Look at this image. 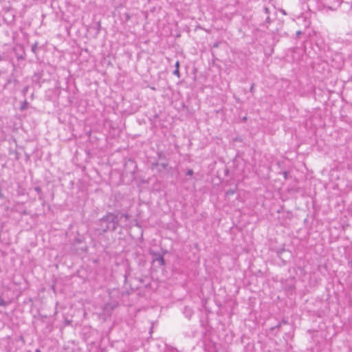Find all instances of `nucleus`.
<instances>
[{"mask_svg":"<svg viewBox=\"0 0 352 352\" xmlns=\"http://www.w3.org/2000/svg\"><path fill=\"white\" fill-rule=\"evenodd\" d=\"M120 218L118 214L108 212L99 220L98 230L102 233L107 231H115L118 226Z\"/></svg>","mask_w":352,"mask_h":352,"instance_id":"obj_1","label":"nucleus"},{"mask_svg":"<svg viewBox=\"0 0 352 352\" xmlns=\"http://www.w3.org/2000/svg\"><path fill=\"white\" fill-rule=\"evenodd\" d=\"M117 306H118V303L116 302H111L106 303L105 305H104L103 308H102L104 314H107V315L110 314L111 312L115 308L117 307Z\"/></svg>","mask_w":352,"mask_h":352,"instance_id":"obj_2","label":"nucleus"},{"mask_svg":"<svg viewBox=\"0 0 352 352\" xmlns=\"http://www.w3.org/2000/svg\"><path fill=\"white\" fill-rule=\"evenodd\" d=\"M153 262L157 261L160 266H163L165 265V261H164V257L161 254L153 253Z\"/></svg>","mask_w":352,"mask_h":352,"instance_id":"obj_3","label":"nucleus"},{"mask_svg":"<svg viewBox=\"0 0 352 352\" xmlns=\"http://www.w3.org/2000/svg\"><path fill=\"white\" fill-rule=\"evenodd\" d=\"M183 312H184V315L186 316V317H187L188 318H190L193 314L192 309L188 307H185Z\"/></svg>","mask_w":352,"mask_h":352,"instance_id":"obj_4","label":"nucleus"},{"mask_svg":"<svg viewBox=\"0 0 352 352\" xmlns=\"http://www.w3.org/2000/svg\"><path fill=\"white\" fill-rule=\"evenodd\" d=\"M38 46V42L36 41L34 44H32V47H31V51L35 55H36V54H37Z\"/></svg>","mask_w":352,"mask_h":352,"instance_id":"obj_5","label":"nucleus"},{"mask_svg":"<svg viewBox=\"0 0 352 352\" xmlns=\"http://www.w3.org/2000/svg\"><path fill=\"white\" fill-rule=\"evenodd\" d=\"M28 101L25 100H24L22 104H21L20 106V110L21 111H24L27 108H28Z\"/></svg>","mask_w":352,"mask_h":352,"instance_id":"obj_6","label":"nucleus"},{"mask_svg":"<svg viewBox=\"0 0 352 352\" xmlns=\"http://www.w3.org/2000/svg\"><path fill=\"white\" fill-rule=\"evenodd\" d=\"M8 305V302L5 301L1 296H0V306L1 307H6Z\"/></svg>","mask_w":352,"mask_h":352,"instance_id":"obj_7","label":"nucleus"},{"mask_svg":"<svg viewBox=\"0 0 352 352\" xmlns=\"http://www.w3.org/2000/svg\"><path fill=\"white\" fill-rule=\"evenodd\" d=\"M165 352H177V350L172 347H168Z\"/></svg>","mask_w":352,"mask_h":352,"instance_id":"obj_8","label":"nucleus"},{"mask_svg":"<svg viewBox=\"0 0 352 352\" xmlns=\"http://www.w3.org/2000/svg\"><path fill=\"white\" fill-rule=\"evenodd\" d=\"M173 75L175 76H177L178 78L180 77V73H179V70L177 69H175L173 72Z\"/></svg>","mask_w":352,"mask_h":352,"instance_id":"obj_9","label":"nucleus"},{"mask_svg":"<svg viewBox=\"0 0 352 352\" xmlns=\"http://www.w3.org/2000/svg\"><path fill=\"white\" fill-rule=\"evenodd\" d=\"M234 193H235L234 190H229L226 192V195H234Z\"/></svg>","mask_w":352,"mask_h":352,"instance_id":"obj_10","label":"nucleus"},{"mask_svg":"<svg viewBox=\"0 0 352 352\" xmlns=\"http://www.w3.org/2000/svg\"><path fill=\"white\" fill-rule=\"evenodd\" d=\"M193 170L192 169H188L186 172V175L191 176L193 175Z\"/></svg>","mask_w":352,"mask_h":352,"instance_id":"obj_11","label":"nucleus"},{"mask_svg":"<svg viewBox=\"0 0 352 352\" xmlns=\"http://www.w3.org/2000/svg\"><path fill=\"white\" fill-rule=\"evenodd\" d=\"M18 59H24L25 58V52H23V54L17 56Z\"/></svg>","mask_w":352,"mask_h":352,"instance_id":"obj_12","label":"nucleus"},{"mask_svg":"<svg viewBox=\"0 0 352 352\" xmlns=\"http://www.w3.org/2000/svg\"><path fill=\"white\" fill-rule=\"evenodd\" d=\"M264 12L267 15H269L270 12V9L267 7L264 8Z\"/></svg>","mask_w":352,"mask_h":352,"instance_id":"obj_13","label":"nucleus"},{"mask_svg":"<svg viewBox=\"0 0 352 352\" xmlns=\"http://www.w3.org/2000/svg\"><path fill=\"white\" fill-rule=\"evenodd\" d=\"M175 69H179V60L176 61V63L175 64Z\"/></svg>","mask_w":352,"mask_h":352,"instance_id":"obj_14","label":"nucleus"},{"mask_svg":"<svg viewBox=\"0 0 352 352\" xmlns=\"http://www.w3.org/2000/svg\"><path fill=\"white\" fill-rule=\"evenodd\" d=\"M120 217H124L126 219L129 218V215L127 214H122Z\"/></svg>","mask_w":352,"mask_h":352,"instance_id":"obj_15","label":"nucleus"},{"mask_svg":"<svg viewBox=\"0 0 352 352\" xmlns=\"http://www.w3.org/2000/svg\"><path fill=\"white\" fill-rule=\"evenodd\" d=\"M34 190H35V191H36V192H38V193L41 191V188H40V187H36V188H34Z\"/></svg>","mask_w":352,"mask_h":352,"instance_id":"obj_16","label":"nucleus"},{"mask_svg":"<svg viewBox=\"0 0 352 352\" xmlns=\"http://www.w3.org/2000/svg\"><path fill=\"white\" fill-rule=\"evenodd\" d=\"M270 16H269V15H267V18H266V22H267V23H270Z\"/></svg>","mask_w":352,"mask_h":352,"instance_id":"obj_17","label":"nucleus"},{"mask_svg":"<svg viewBox=\"0 0 352 352\" xmlns=\"http://www.w3.org/2000/svg\"><path fill=\"white\" fill-rule=\"evenodd\" d=\"M28 91V87H25L23 90V92L24 94H25L26 91Z\"/></svg>","mask_w":352,"mask_h":352,"instance_id":"obj_18","label":"nucleus"},{"mask_svg":"<svg viewBox=\"0 0 352 352\" xmlns=\"http://www.w3.org/2000/svg\"><path fill=\"white\" fill-rule=\"evenodd\" d=\"M213 47H219V43H216L213 45Z\"/></svg>","mask_w":352,"mask_h":352,"instance_id":"obj_19","label":"nucleus"},{"mask_svg":"<svg viewBox=\"0 0 352 352\" xmlns=\"http://www.w3.org/2000/svg\"><path fill=\"white\" fill-rule=\"evenodd\" d=\"M284 177H285V178H287V173L286 172L284 173Z\"/></svg>","mask_w":352,"mask_h":352,"instance_id":"obj_20","label":"nucleus"},{"mask_svg":"<svg viewBox=\"0 0 352 352\" xmlns=\"http://www.w3.org/2000/svg\"><path fill=\"white\" fill-rule=\"evenodd\" d=\"M253 87H254V85H252L251 88H250V91H252V89H253Z\"/></svg>","mask_w":352,"mask_h":352,"instance_id":"obj_21","label":"nucleus"},{"mask_svg":"<svg viewBox=\"0 0 352 352\" xmlns=\"http://www.w3.org/2000/svg\"><path fill=\"white\" fill-rule=\"evenodd\" d=\"M282 323L286 324L287 322H286V321H285L284 320H283Z\"/></svg>","mask_w":352,"mask_h":352,"instance_id":"obj_22","label":"nucleus"},{"mask_svg":"<svg viewBox=\"0 0 352 352\" xmlns=\"http://www.w3.org/2000/svg\"><path fill=\"white\" fill-rule=\"evenodd\" d=\"M35 352H41L39 349H36Z\"/></svg>","mask_w":352,"mask_h":352,"instance_id":"obj_23","label":"nucleus"}]
</instances>
